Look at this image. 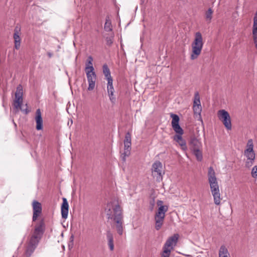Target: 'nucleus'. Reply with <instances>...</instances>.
<instances>
[{"instance_id": "28", "label": "nucleus", "mask_w": 257, "mask_h": 257, "mask_svg": "<svg viewBox=\"0 0 257 257\" xmlns=\"http://www.w3.org/2000/svg\"><path fill=\"white\" fill-rule=\"evenodd\" d=\"M213 11L209 8L205 13V19L206 21L210 23L212 18Z\"/></svg>"}, {"instance_id": "2", "label": "nucleus", "mask_w": 257, "mask_h": 257, "mask_svg": "<svg viewBox=\"0 0 257 257\" xmlns=\"http://www.w3.org/2000/svg\"><path fill=\"white\" fill-rule=\"evenodd\" d=\"M44 231L45 223L43 220H41L39 223L35 226L34 231L27 247L25 254L27 257L30 256L35 250Z\"/></svg>"}, {"instance_id": "25", "label": "nucleus", "mask_w": 257, "mask_h": 257, "mask_svg": "<svg viewBox=\"0 0 257 257\" xmlns=\"http://www.w3.org/2000/svg\"><path fill=\"white\" fill-rule=\"evenodd\" d=\"M254 145L253 141L252 139H249L245 146V148L244 151H249V152H254Z\"/></svg>"}, {"instance_id": "18", "label": "nucleus", "mask_w": 257, "mask_h": 257, "mask_svg": "<svg viewBox=\"0 0 257 257\" xmlns=\"http://www.w3.org/2000/svg\"><path fill=\"white\" fill-rule=\"evenodd\" d=\"M35 120L36 122V130L38 131L42 130L43 129V119L40 109L36 110Z\"/></svg>"}, {"instance_id": "33", "label": "nucleus", "mask_w": 257, "mask_h": 257, "mask_svg": "<svg viewBox=\"0 0 257 257\" xmlns=\"http://www.w3.org/2000/svg\"><path fill=\"white\" fill-rule=\"evenodd\" d=\"M112 39H113L112 37L106 38L107 44L108 45H110L112 43V42H113Z\"/></svg>"}, {"instance_id": "22", "label": "nucleus", "mask_w": 257, "mask_h": 257, "mask_svg": "<svg viewBox=\"0 0 257 257\" xmlns=\"http://www.w3.org/2000/svg\"><path fill=\"white\" fill-rule=\"evenodd\" d=\"M106 237L109 248L111 251H112L114 249L113 237L110 231L107 232Z\"/></svg>"}, {"instance_id": "27", "label": "nucleus", "mask_w": 257, "mask_h": 257, "mask_svg": "<svg viewBox=\"0 0 257 257\" xmlns=\"http://www.w3.org/2000/svg\"><path fill=\"white\" fill-rule=\"evenodd\" d=\"M112 27L111 21L109 18L108 17L106 18L105 23L104 26V29L105 30V31L110 32L112 31Z\"/></svg>"}, {"instance_id": "23", "label": "nucleus", "mask_w": 257, "mask_h": 257, "mask_svg": "<svg viewBox=\"0 0 257 257\" xmlns=\"http://www.w3.org/2000/svg\"><path fill=\"white\" fill-rule=\"evenodd\" d=\"M93 58L92 56H89L86 60L85 63V71L94 70V68L93 66Z\"/></svg>"}, {"instance_id": "1", "label": "nucleus", "mask_w": 257, "mask_h": 257, "mask_svg": "<svg viewBox=\"0 0 257 257\" xmlns=\"http://www.w3.org/2000/svg\"><path fill=\"white\" fill-rule=\"evenodd\" d=\"M106 214L108 218L112 219L115 224L117 233L122 235L123 233V215L122 209L117 200H114L107 204Z\"/></svg>"}, {"instance_id": "6", "label": "nucleus", "mask_w": 257, "mask_h": 257, "mask_svg": "<svg viewBox=\"0 0 257 257\" xmlns=\"http://www.w3.org/2000/svg\"><path fill=\"white\" fill-rule=\"evenodd\" d=\"M168 209V206L159 207L155 215V228L156 230H158L161 228L165 217V213Z\"/></svg>"}, {"instance_id": "11", "label": "nucleus", "mask_w": 257, "mask_h": 257, "mask_svg": "<svg viewBox=\"0 0 257 257\" xmlns=\"http://www.w3.org/2000/svg\"><path fill=\"white\" fill-rule=\"evenodd\" d=\"M23 102V87L21 85H19L17 87L15 93V98L13 105L15 108H21Z\"/></svg>"}, {"instance_id": "17", "label": "nucleus", "mask_w": 257, "mask_h": 257, "mask_svg": "<svg viewBox=\"0 0 257 257\" xmlns=\"http://www.w3.org/2000/svg\"><path fill=\"white\" fill-rule=\"evenodd\" d=\"M252 38L255 47L257 49V11L256 12L253 18Z\"/></svg>"}, {"instance_id": "21", "label": "nucleus", "mask_w": 257, "mask_h": 257, "mask_svg": "<svg viewBox=\"0 0 257 257\" xmlns=\"http://www.w3.org/2000/svg\"><path fill=\"white\" fill-rule=\"evenodd\" d=\"M107 91L110 101L112 104H114L116 101V98L114 95V90L113 86L107 87Z\"/></svg>"}, {"instance_id": "34", "label": "nucleus", "mask_w": 257, "mask_h": 257, "mask_svg": "<svg viewBox=\"0 0 257 257\" xmlns=\"http://www.w3.org/2000/svg\"><path fill=\"white\" fill-rule=\"evenodd\" d=\"M157 204L159 207H161L162 206H167L166 205H163V202L162 200H158L157 202Z\"/></svg>"}, {"instance_id": "24", "label": "nucleus", "mask_w": 257, "mask_h": 257, "mask_svg": "<svg viewBox=\"0 0 257 257\" xmlns=\"http://www.w3.org/2000/svg\"><path fill=\"white\" fill-rule=\"evenodd\" d=\"M218 257H230L227 248L224 245H221L219 250Z\"/></svg>"}, {"instance_id": "13", "label": "nucleus", "mask_w": 257, "mask_h": 257, "mask_svg": "<svg viewBox=\"0 0 257 257\" xmlns=\"http://www.w3.org/2000/svg\"><path fill=\"white\" fill-rule=\"evenodd\" d=\"M243 155L246 158L245 167L247 168H250L255 162V152L244 151Z\"/></svg>"}, {"instance_id": "12", "label": "nucleus", "mask_w": 257, "mask_h": 257, "mask_svg": "<svg viewBox=\"0 0 257 257\" xmlns=\"http://www.w3.org/2000/svg\"><path fill=\"white\" fill-rule=\"evenodd\" d=\"M88 82V90H92L95 86L96 75L94 70L85 71Z\"/></svg>"}, {"instance_id": "10", "label": "nucleus", "mask_w": 257, "mask_h": 257, "mask_svg": "<svg viewBox=\"0 0 257 257\" xmlns=\"http://www.w3.org/2000/svg\"><path fill=\"white\" fill-rule=\"evenodd\" d=\"M193 109L194 115L201 118L202 106L200 102V97L198 92H196L194 94L193 100Z\"/></svg>"}, {"instance_id": "29", "label": "nucleus", "mask_w": 257, "mask_h": 257, "mask_svg": "<svg viewBox=\"0 0 257 257\" xmlns=\"http://www.w3.org/2000/svg\"><path fill=\"white\" fill-rule=\"evenodd\" d=\"M103 72L106 78L111 77V75H110V72L108 66L106 64H105L103 66Z\"/></svg>"}, {"instance_id": "5", "label": "nucleus", "mask_w": 257, "mask_h": 257, "mask_svg": "<svg viewBox=\"0 0 257 257\" xmlns=\"http://www.w3.org/2000/svg\"><path fill=\"white\" fill-rule=\"evenodd\" d=\"M194 36V39L191 44L192 52L190 55V59L192 60L196 59L201 54L203 46L201 33L197 32L195 34Z\"/></svg>"}, {"instance_id": "32", "label": "nucleus", "mask_w": 257, "mask_h": 257, "mask_svg": "<svg viewBox=\"0 0 257 257\" xmlns=\"http://www.w3.org/2000/svg\"><path fill=\"white\" fill-rule=\"evenodd\" d=\"M106 79L107 80V87L113 86V85H112L113 80H112V77H110L108 78H106Z\"/></svg>"}, {"instance_id": "7", "label": "nucleus", "mask_w": 257, "mask_h": 257, "mask_svg": "<svg viewBox=\"0 0 257 257\" xmlns=\"http://www.w3.org/2000/svg\"><path fill=\"white\" fill-rule=\"evenodd\" d=\"M152 174L153 177L156 178L157 181L160 182L162 180L163 176L164 175L165 172L161 162L157 161L153 164Z\"/></svg>"}, {"instance_id": "19", "label": "nucleus", "mask_w": 257, "mask_h": 257, "mask_svg": "<svg viewBox=\"0 0 257 257\" xmlns=\"http://www.w3.org/2000/svg\"><path fill=\"white\" fill-rule=\"evenodd\" d=\"M69 205L66 198H63V203L61 205V215L63 218L66 219L68 217Z\"/></svg>"}, {"instance_id": "4", "label": "nucleus", "mask_w": 257, "mask_h": 257, "mask_svg": "<svg viewBox=\"0 0 257 257\" xmlns=\"http://www.w3.org/2000/svg\"><path fill=\"white\" fill-rule=\"evenodd\" d=\"M170 116L172 118L171 121L172 127L176 134L173 137V140L179 144L183 151H186L187 147L186 141L182 138L184 131L179 125V117L178 115L174 113H171Z\"/></svg>"}, {"instance_id": "31", "label": "nucleus", "mask_w": 257, "mask_h": 257, "mask_svg": "<svg viewBox=\"0 0 257 257\" xmlns=\"http://www.w3.org/2000/svg\"><path fill=\"white\" fill-rule=\"evenodd\" d=\"M171 252L170 250L168 249H163V251L161 253V257H169Z\"/></svg>"}, {"instance_id": "14", "label": "nucleus", "mask_w": 257, "mask_h": 257, "mask_svg": "<svg viewBox=\"0 0 257 257\" xmlns=\"http://www.w3.org/2000/svg\"><path fill=\"white\" fill-rule=\"evenodd\" d=\"M178 238L179 235L178 234H175L170 237L166 241L163 249H168L171 251L174 247L176 245Z\"/></svg>"}, {"instance_id": "35", "label": "nucleus", "mask_w": 257, "mask_h": 257, "mask_svg": "<svg viewBox=\"0 0 257 257\" xmlns=\"http://www.w3.org/2000/svg\"><path fill=\"white\" fill-rule=\"evenodd\" d=\"M73 238H74V236H73V235H72L71 236V239H72V240H73Z\"/></svg>"}, {"instance_id": "15", "label": "nucleus", "mask_w": 257, "mask_h": 257, "mask_svg": "<svg viewBox=\"0 0 257 257\" xmlns=\"http://www.w3.org/2000/svg\"><path fill=\"white\" fill-rule=\"evenodd\" d=\"M33 221H35L42 212V206L40 203L37 201L33 202Z\"/></svg>"}, {"instance_id": "20", "label": "nucleus", "mask_w": 257, "mask_h": 257, "mask_svg": "<svg viewBox=\"0 0 257 257\" xmlns=\"http://www.w3.org/2000/svg\"><path fill=\"white\" fill-rule=\"evenodd\" d=\"M19 29L17 27L15 30V33L14 34L15 48L17 50L19 49L21 45V38L19 35Z\"/></svg>"}, {"instance_id": "30", "label": "nucleus", "mask_w": 257, "mask_h": 257, "mask_svg": "<svg viewBox=\"0 0 257 257\" xmlns=\"http://www.w3.org/2000/svg\"><path fill=\"white\" fill-rule=\"evenodd\" d=\"M250 174L253 178L257 179V165H255L252 168Z\"/></svg>"}, {"instance_id": "8", "label": "nucleus", "mask_w": 257, "mask_h": 257, "mask_svg": "<svg viewBox=\"0 0 257 257\" xmlns=\"http://www.w3.org/2000/svg\"><path fill=\"white\" fill-rule=\"evenodd\" d=\"M219 119L221 120L224 126L227 130L232 128L231 118L229 113L224 109L219 110L217 112Z\"/></svg>"}, {"instance_id": "26", "label": "nucleus", "mask_w": 257, "mask_h": 257, "mask_svg": "<svg viewBox=\"0 0 257 257\" xmlns=\"http://www.w3.org/2000/svg\"><path fill=\"white\" fill-rule=\"evenodd\" d=\"M198 161L201 162L203 159L202 149L192 151Z\"/></svg>"}, {"instance_id": "9", "label": "nucleus", "mask_w": 257, "mask_h": 257, "mask_svg": "<svg viewBox=\"0 0 257 257\" xmlns=\"http://www.w3.org/2000/svg\"><path fill=\"white\" fill-rule=\"evenodd\" d=\"M131 135L127 133L124 140V152L121 155V158L123 162L125 161L126 158L131 154Z\"/></svg>"}, {"instance_id": "16", "label": "nucleus", "mask_w": 257, "mask_h": 257, "mask_svg": "<svg viewBox=\"0 0 257 257\" xmlns=\"http://www.w3.org/2000/svg\"><path fill=\"white\" fill-rule=\"evenodd\" d=\"M189 145L191 151L202 149L201 141L195 137L190 139Z\"/></svg>"}, {"instance_id": "3", "label": "nucleus", "mask_w": 257, "mask_h": 257, "mask_svg": "<svg viewBox=\"0 0 257 257\" xmlns=\"http://www.w3.org/2000/svg\"><path fill=\"white\" fill-rule=\"evenodd\" d=\"M207 178L214 203L216 205H219L221 204L222 198L216 173L212 167L208 168Z\"/></svg>"}]
</instances>
